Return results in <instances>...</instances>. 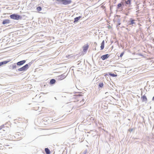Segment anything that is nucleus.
Segmentation results:
<instances>
[{"instance_id": "18", "label": "nucleus", "mask_w": 154, "mask_h": 154, "mask_svg": "<svg viewBox=\"0 0 154 154\" xmlns=\"http://www.w3.org/2000/svg\"><path fill=\"white\" fill-rule=\"evenodd\" d=\"M16 67L17 66H16L15 63H14L13 65H12L11 68H10L13 69L16 68Z\"/></svg>"}, {"instance_id": "17", "label": "nucleus", "mask_w": 154, "mask_h": 154, "mask_svg": "<svg viewBox=\"0 0 154 154\" xmlns=\"http://www.w3.org/2000/svg\"><path fill=\"white\" fill-rule=\"evenodd\" d=\"M45 151L46 154H50L51 152L50 151L48 148H45Z\"/></svg>"}, {"instance_id": "21", "label": "nucleus", "mask_w": 154, "mask_h": 154, "mask_svg": "<svg viewBox=\"0 0 154 154\" xmlns=\"http://www.w3.org/2000/svg\"><path fill=\"white\" fill-rule=\"evenodd\" d=\"M103 86V84L102 82H100L99 85V86L100 88H102Z\"/></svg>"}, {"instance_id": "32", "label": "nucleus", "mask_w": 154, "mask_h": 154, "mask_svg": "<svg viewBox=\"0 0 154 154\" xmlns=\"http://www.w3.org/2000/svg\"><path fill=\"white\" fill-rule=\"evenodd\" d=\"M1 41V39H0V41Z\"/></svg>"}, {"instance_id": "15", "label": "nucleus", "mask_w": 154, "mask_h": 154, "mask_svg": "<svg viewBox=\"0 0 154 154\" xmlns=\"http://www.w3.org/2000/svg\"><path fill=\"white\" fill-rule=\"evenodd\" d=\"M81 18V16L76 17L74 18V23H75L78 21Z\"/></svg>"}, {"instance_id": "29", "label": "nucleus", "mask_w": 154, "mask_h": 154, "mask_svg": "<svg viewBox=\"0 0 154 154\" xmlns=\"http://www.w3.org/2000/svg\"><path fill=\"white\" fill-rule=\"evenodd\" d=\"M152 100L153 101L154 100V96L152 98Z\"/></svg>"}, {"instance_id": "12", "label": "nucleus", "mask_w": 154, "mask_h": 154, "mask_svg": "<svg viewBox=\"0 0 154 154\" xmlns=\"http://www.w3.org/2000/svg\"><path fill=\"white\" fill-rule=\"evenodd\" d=\"M89 47V46L88 44L86 45H85L83 46V50L84 52L86 51L88 49Z\"/></svg>"}, {"instance_id": "13", "label": "nucleus", "mask_w": 154, "mask_h": 154, "mask_svg": "<svg viewBox=\"0 0 154 154\" xmlns=\"http://www.w3.org/2000/svg\"><path fill=\"white\" fill-rule=\"evenodd\" d=\"M56 82V80L54 79H52L51 80L50 82V85H54Z\"/></svg>"}, {"instance_id": "20", "label": "nucleus", "mask_w": 154, "mask_h": 154, "mask_svg": "<svg viewBox=\"0 0 154 154\" xmlns=\"http://www.w3.org/2000/svg\"><path fill=\"white\" fill-rule=\"evenodd\" d=\"M109 75L110 76H112V77H116V76H117V75L115 74H114V73H109Z\"/></svg>"}, {"instance_id": "5", "label": "nucleus", "mask_w": 154, "mask_h": 154, "mask_svg": "<svg viewBox=\"0 0 154 154\" xmlns=\"http://www.w3.org/2000/svg\"><path fill=\"white\" fill-rule=\"evenodd\" d=\"M135 20L134 19L130 18V20L128 22V24L129 25H133L134 24H135L136 23L134 22Z\"/></svg>"}, {"instance_id": "26", "label": "nucleus", "mask_w": 154, "mask_h": 154, "mask_svg": "<svg viewBox=\"0 0 154 154\" xmlns=\"http://www.w3.org/2000/svg\"><path fill=\"white\" fill-rule=\"evenodd\" d=\"M101 45H104V40H103L102 42L101 43Z\"/></svg>"}, {"instance_id": "2", "label": "nucleus", "mask_w": 154, "mask_h": 154, "mask_svg": "<svg viewBox=\"0 0 154 154\" xmlns=\"http://www.w3.org/2000/svg\"><path fill=\"white\" fill-rule=\"evenodd\" d=\"M10 17L11 19L15 20H20L22 18V16L20 15L15 14L11 15Z\"/></svg>"}, {"instance_id": "22", "label": "nucleus", "mask_w": 154, "mask_h": 154, "mask_svg": "<svg viewBox=\"0 0 154 154\" xmlns=\"http://www.w3.org/2000/svg\"><path fill=\"white\" fill-rule=\"evenodd\" d=\"M36 9L37 11H39L42 10V8L41 7L39 6Z\"/></svg>"}, {"instance_id": "16", "label": "nucleus", "mask_w": 154, "mask_h": 154, "mask_svg": "<svg viewBox=\"0 0 154 154\" xmlns=\"http://www.w3.org/2000/svg\"><path fill=\"white\" fill-rule=\"evenodd\" d=\"M141 98L143 101L146 102L147 101V98L146 97V96L145 95H144L143 97H142Z\"/></svg>"}, {"instance_id": "27", "label": "nucleus", "mask_w": 154, "mask_h": 154, "mask_svg": "<svg viewBox=\"0 0 154 154\" xmlns=\"http://www.w3.org/2000/svg\"><path fill=\"white\" fill-rule=\"evenodd\" d=\"M3 127H4V125L3 126H0V130H1L2 128H3Z\"/></svg>"}, {"instance_id": "28", "label": "nucleus", "mask_w": 154, "mask_h": 154, "mask_svg": "<svg viewBox=\"0 0 154 154\" xmlns=\"http://www.w3.org/2000/svg\"><path fill=\"white\" fill-rule=\"evenodd\" d=\"M133 129H130L129 130V131L130 132H132L133 131Z\"/></svg>"}, {"instance_id": "4", "label": "nucleus", "mask_w": 154, "mask_h": 154, "mask_svg": "<svg viewBox=\"0 0 154 154\" xmlns=\"http://www.w3.org/2000/svg\"><path fill=\"white\" fill-rule=\"evenodd\" d=\"M124 6V4L123 3H119L117 5V9L120 11L122 10L123 9V7Z\"/></svg>"}, {"instance_id": "7", "label": "nucleus", "mask_w": 154, "mask_h": 154, "mask_svg": "<svg viewBox=\"0 0 154 154\" xmlns=\"http://www.w3.org/2000/svg\"><path fill=\"white\" fill-rule=\"evenodd\" d=\"M26 62V60H22L19 62H18L17 63V66H21L23 65Z\"/></svg>"}, {"instance_id": "9", "label": "nucleus", "mask_w": 154, "mask_h": 154, "mask_svg": "<svg viewBox=\"0 0 154 154\" xmlns=\"http://www.w3.org/2000/svg\"><path fill=\"white\" fill-rule=\"evenodd\" d=\"M131 0H125V3L126 4V6H128L129 7L131 5Z\"/></svg>"}, {"instance_id": "6", "label": "nucleus", "mask_w": 154, "mask_h": 154, "mask_svg": "<svg viewBox=\"0 0 154 154\" xmlns=\"http://www.w3.org/2000/svg\"><path fill=\"white\" fill-rule=\"evenodd\" d=\"M32 63L31 62L29 63L28 64H27L23 66L24 70L25 71L28 69L29 68V66H30Z\"/></svg>"}, {"instance_id": "10", "label": "nucleus", "mask_w": 154, "mask_h": 154, "mask_svg": "<svg viewBox=\"0 0 154 154\" xmlns=\"http://www.w3.org/2000/svg\"><path fill=\"white\" fill-rule=\"evenodd\" d=\"M10 23V20L8 19H5L3 21L2 24L5 25L7 24H8Z\"/></svg>"}, {"instance_id": "30", "label": "nucleus", "mask_w": 154, "mask_h": 154, "mask_svg": "<svg viewBox=\"0 0 154 154\" xmlns=\"http://www.w3.org/2000/svg\"><path fill=\"white\" fill-rule=\"evenodd\" d=\"M107 93H108V92H106V93H105V94H107Z\"/></svg>"}, {"instance_id": "24", "label": "nucleus", "mask_w": 154, "mask_h": 154, "mask_svg": "<svg viewBox=\"0 0 154 154\" xmlns=\"http://www.w3.org/2000/svg\"><path fill=\"white\" fill-rule=\"evenodd\" d=\"M87 150L84 151L81 154H86L87 152Z\"/></svg>"}, {"instance_id": "23", "label": "nucleus", "mask_w": 154, "mask_h": 154, "mask_svg": "<svg viewBox=\"0 0 154 154\" xmlns=\"http://www.w3.org/2000/svg\"><path fill=\"white\" fill-rule=\"evenodd\" d=\"M104 48V45H101L100 46L101 50H102Z\"/></svg>"}, {"instance_id": "11", "label": "nucleus", "mask_w": 154, "mask_h": 154, "mask_svg": "<svg viewBox=\"0 0 154 154\" xmlns=\"http://www.w3.org/2000/svg\"><path fill=\"white\" fill-rule=\"evenodd\" d=\"M11 60H8V61H2V62H0V66H2V65L5 64L10 61Z\"/></svg>"}, {"instance_id": "31", "label": "nucleus", "mask_w": 154, "mask_h": 154, "mask_svg": "<svg viewBox=\"0 0 154 154\" xmlns=\"http://www.w3.org/2000/svg\"><path fill=\"white\" fill-rule=\"evenodd\" d=\"M70 55H69V56L70 57Z\"/></svg>"}, {"instance_id": "25", "label": "nucleus", "mask_w": 154, "mask_h": 154, "mask_svg": "<svg viewBox=\"0 0 154 154\" xmlns=\"http://www.w3.org/2000/svg\"><path fill=\"white\" fill-rule=\"evenodd\" d=\"M124 54V52L120 54V57H122L123 56V55Z\"/></svg>"}, {"instance_id": "3", "label": "nucleus", "mask_w": 154, "mask_h": 154, "mask_svg": "<svg viewBox=\"0 0 154 154\" xmlns=\"http://www.w3.org/2000/svg\"><path fill=\"white\" fill-rule=\"evenodd\" d=\"M66 76L67 75L64 73L57 76V78L59 80H61L66 78Z\"/></svg>"}, {"instance_id": "8", "label": "nucleus", "mask_w": 154, "mask_h": 154, "mask_svg": "<svg viewBox=\"0 0 154 154\" xmlns=\"http://www.w3.org/2000/svg\"><path fill=\"white\" fill-rule=\"evenodd\" d=\"M109 57V54H105L104 55H102L101 57V58L103 60H104L106 59H107Z\"/></svg>"}, {"instance_id": "14", "label": "nucleus", "mask_w": 154, "mask_h": 154, "mask_svg": "<svg viewBox=\"0 0 154 154\" xmlns=\"http://www.w3.org/2000/svg\"><path fill=\"white\" fill-rule=\"evenodd\" d=\"M116 23H117V27H119V26H118L119 25H120L121 24V20L120 18L118 19L116 21Z\"/></svg>"}, {"instance_id": "1", "label": "nucleus", "mask_w": 154, "mask_h": 154, "mask_svg": "<svg viewBox=\"0 0 154 154\" xmlns=\"http://www.w3.org/2000/svg\"><path fill=\"white\" fill-rule=\"evenodd\" d=\"M59 2L60 5H67L70 4L72 2L71 0H56Z\"/></svg>"}, {"instance_id": "19", "label": "nucleus", "mask_w": 154, "mask_h": 154, "mask_svg": "<svg viewBox=\"0 0 154 154\" xmlns=\"http://www.w3.org/2000/svg\"><path fill=\"white\" fill-rule=\"evenodd\" d=\"M18 71L20 72V71H25L23 69V67H21L19 69H18L17 70Z\"/></svg>"}]
</instances>
